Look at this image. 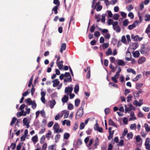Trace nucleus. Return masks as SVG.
I'll return each instance as SVG.
<instances>
[{
    "mask_svg": "<svg viewBox=\"0 0 150 150\" xmlns=\"http://www.w3.org/2000/svg\"><path fill=\"white\" fill-rule=\"evenodd\" d=\"M83 113V108L82 107H80L76 112V118H78L81 117Z\"/></svg>",
    "mask_w": 150,
    "mask_h": 150,
    "instance_id": "nucleus-2",
    "label": "nucleus"
},
{
    "mask_svg": "<svg viewBox=\"0 0 150 150\" xmlns=\"http://www.w3.org/2000/svg\"><path fill=\"white\" fill-rule=\"evenodd\" d=\"M133 104L137 106H140L141 105V104L139 103L137 100H134Z\"/></svg>",
    "mask_w": 150,
    "mask_h": 150,
    "instance_id": "nucleus-35",
    "label": "nucleus"
},
{
    "mask_svg": "<svg viewBox=\"0 0 150 150\" xmlns=\"http://www.w3.org/2000/svg\"><path fill=\"white\" fill-rule=\"evenodd\" d=\"M95 27L94 25H93L91 26V27L90 29V31L91 33H93L95 30Z\"/></svg>",
    "mask_w": 150,
    "mask_h": 150,
    "instance_id": "nucleus-48",
    "label": "nucleus"
},
{
    "mask_svg": "<svg viewBox=\"0 0 150 150\" xmlns=\"http://www.w3.org/2000/svg\"><path fill=\"white\" fill-rule=\"evenodd\" d=\"M126 8L127 11H129L133 9V7L131 4H130L127 6Z\"/></svg>",
    "mask_w": 150,
    "mask_h": 150,
    "instance_id": "nucleus-33",
    "label": "nucleus"
},
{
    "mask_svg": "<svg viewBox=\"0 0 150 150\" xmlns=\"http://www.w3.org/2000/svg\"><path fill=\"white\" fill-rule=\"evenodd\" d=\"M108 43H105L102 45V46L103 47V49L107 48V47H108Z\"/></svg>",
    "mask_w": 150,
    "mask_h": 150,
    "instance_id": "nucleus-60",
    "label": "nucleus"
},
{
    "mask_svg": "<svg viewBox=\"0 0 150 150\" xmlns=\"http://www.w3.org/2000/svg\"><path fill=\"white\" fill-rule=\"evenodd\" d=\"M109 67L112 70V71L113 72H115V68L113 66L112 64H111L110 65Z\"/></svg>",
    "mask_w": 150,
    "mask_h": 150,
    "instance_id": "nucleus-40",
    "label": "nucleus"
},
{
    "mask_svg": "<svg viewBox=\"0 0 150 150\" xmlns=\"http://www.w3.org/2000/svg\"><path fill=\"white\" fill-rule=\"evenodd\" d=\"M114 133V131L112 130L111 132H109V135L108 137V139L109 140H110L113 136V134Z\"/></svg>",
    "mask_w": 150,
    "mask_h": 150,
    "instance_id": "nucleus-19",
    "label": "nucleus"
},
{
    "mask_svg": "<svg viewBox=\"0 0 150 150\" xmlns=\"http://www.w3.org/2000/svg\"><path fill=\"white\" fill-rule=\"evenodd\" d=\"M141 76V75L140 74L138 75L135 78L132 79L133 81H137L139 79V78Z\"/></svg>",
    "mask_w": 150,
    "mask_h": 150,
    "instance_id": "nucleus-32",
    "label": "nucleus"
},
{
    "mask_svg": "<svg viewBox=\"0 0 150 150\" xmlns=\"http://www.w3.org/2000/svg\"><path fill=\"white\" fill-rule=\"evenodd\" d=\"M87 70L88 71V72L86 74V77L87 79H89L90 78V67H87Z\"/></svg>",
    "mask_w": 150,
    "mask_h": 150,
    "instance_id": "nucleus-17",
    "label": "nucleus"
},
{
    "mask_svg": "<svg viewBox=\"0 0 150 150\" xmlns=\"http://www.w3.org/2000/svg\"><path fill=\"white\" fill-rule=\"evenodd\" d=\"M59 6H56L54 7L52 9V11H54V13L55 14H57L58 13V9Z\"/></svg>",
    "mask_w": 150,
    "mask_h": 150,
    "instance_id": "nucleus-20",
    "label": "nucleus"
},
{
    "mask_svg": "<svg viewBox=\"0 0 150 150\" xmlns=\"http://www.w3.org/2000/svg\"><path fill=\"white\" fill-rule=\"evenodd\" d=\"M135 27L136 25L134 23L132 25H129L128 26V28L129 30H131L135 28Z\"/></svg>",
    "mask_w": 150,
    "mask_h": 150,
    "instance_id": "nucleus-28",
    "label": "nucleus"
},
{
    "mask_svg": "<svg viewBox=\"0 0 150 150\" xmlns=\"http://www.w3.org/2000/svg\"><path fill=\"white\" fill-rule=\"evenodd\" d=\"M136 119V117L134 116V114H131V117L130 118L129 120H135Z\"/></svg>",
    "mask_w": 150,
    "mask_h": 150,
    "instance_id": "nucleus-59",
    "label": "nucleus"
},
{
    "mask_svg": "<svg viewBox=\"0 0 150 150\" xmlns=\"http://www.w3.org/2000/svg\"><path fill=\"white\" fill-rule=\"evenodd\" d=\"M17 118L15 117H13L11 122L10 123V125L11 126H12L13 124L17 120Z\"/></svg>",
    "mask_w": 150,
    "mask_h": 150,
    "instance_id": "nucleus-53",
    "label": "nucleus"
},
{
    "mask_svg": "<svg viewBox=\"0 0 150 150\" xmlns=\"http://www.w3.org/2000/svg\"><path fill=\"white\" fill-rule=\"evenodd\" d=\"M99 144V141L98 137H96L95 140V144L93 146V149H95L97 148V146Z\"/></svg>",
    "mask_w": 150,
    "mask_h": 150,
    "instance_id": "nucleus-6",
    "label": "nucleus"
},
{
    "mask_svg": "<svg viewBox=\"0 0 150 150\" xmlns=\"http://www.w3.org/2000/svg\"><path fill=\"white\" fill-rule=\"evenodd\" d=\"M73 90V88L72 87H66L65 89V92L66 93H67V95H68L69 94L71 93Z\"/></svg>",
    "mask_w": 150,
    "mask_h": 150,
    "instance_id": "nucleus-3",
    "label": "nucleus"
},
{
    "mask_svg": "<svg viewBox=\"0 0 150 150\" xmlns=\"http://www.w3.org/2000/svg\"><path fill=\"white\" fill-rule=\"evenodd\" d=\"M23 142L20 143L17 146V150H20L21 148L22 145L23 144Z\"/></svg>",
    "mask_w": 150,
    "mask_h": 150,
    "instance_id": "nucleus-36",
    "label": "nucleus"
},
{
    "mask_svg": "<svg viewBox=\"0 0 150 150\" xmlns=\"http://www.w3.org/2000/svg\"><path fill=\"white\" fill-rule=\"evenodd\" d=\"M133 56L135 57H139L140 54L138 51L134 52L133 54Z\"/></svg>",
    "mask_w": 150,
    "mask_h": 150,
    "instance_id": "nucleus-25",
    "label": "nucleus"
},
{
    "mask_svg": "<svg viewBox=\"0 0 150 150\" xmlns=\"http://www.w3.org/2000/svg\"><path fill=\"white\" fill-rule=\"evenodd\" d=\"M117 64L119 65L122 66H124L125 65V62L122 59H118V60Z\"/></svg>",
    "mask_w": 150,
    "mask_h": 150,
    "instance_id": "nucleus-14",
    "label": "nucleus"
},
{
    "mask_svg": "<svg viewBox=\"0 0 150 150\" xmlns=\"http://www.w3.org/2000/svg\"><path fill=\"white\" fill-rule=\"evenodd\" d=\"M130 127L131 129H133L134 128L136 127V125L135 123L132 124L130 125Z\"/></svg>",
    "mask_w": 150,
    "mask_h": 150,
    "instance_id": "nucleus-61",
    "label": "nucleus"
},
{
    "mask_svg": "<svg viewBox=\"0 0 150 150\" xmlns=\"http://www.w3.org/2000/svg\"><path fill=\"white\" fill-rule=\"evenodd\" d=\"M128 130L127 128H125L124 129L123 133L122 134V136L123 137L125 136L128 132Z\"/></svg>",
    "mask_w": 150,
    "mask_h": 150,
    "instance_id": "nucleus-47",
    "label": "nucleus"
},
{
    "mask_svg": "<svg viewBox=\"0 0 150 150\" xmlns=\"http://www.w3.org/2000/svg\"><path fill=\"white\" fill-rule=\"evenodd\" d=\"M45 136L43 135L40 139V143L41 144H43L45 141Z\"/></svg>",
    "mask_w": 150,
    "mask_h": 150,
    "instance_id": "nucleus-37",
    "label": "nucleus"
},
{
    "mask_svg": "<svg viewBox=\"0 0 150 150\" xmlns=\"http://www.w3.org/2000/svg\"><path fill=\"white\" fill-rule=\"evenodd\" d=\"M85 127V125L83 122H81L80 124L79 128L80 129H83Z\"/></svg>",
    "mask_w": 150,
    "mask_h": 150,
    "instance_id": "nucleus-57",
    "label": "nucleus"
},
{
    "mask_svg": "<svg viewBox=\"0 0 150 150\" xmlns=\"http://www.w3.org/2000/svg\"><path fill=\"white\" fill-rule=\"evenodd\" d=\"M38 137L37 136L35 135L32 138V140L33 142L35 143L36 142L38 141Z\"/></svg>",
    "mask_w": 150,
    "mask_h": 150,
    "instance_id": "nucleus-30",
    "label": "nucleus"
},
{
    "mask_svg": "<svg viewBox=\"0 0 150 150\" xmlns=\"http://www.w3.org/2000/svg\"><path fill=\"white\" fill-rule=\"evenodd\" d=\"M105 14H103L102 16V18L101 19V21L103 23L105 22Z\"/></svg>",
    "mask_w": 150,
    "mask_h": 150,
    "instance_id": "nucleus-49",
    "label": "nucleus"
},
{
    "mask_svg": "<svg viewBox=\"0 0 150 150\" xmlns=\"http://www.w3.org/2000/svg\"><path fill=\"white\" fill-rule=\"evenodd\" d=\"M127 138L128 139H131L133 138V134L132 132H130L127 134Z\"/></svg>",
    "mask_w": 150,
    "mask_h": 150,
    "instance_id": "nucleus-24",
    "label": "nucleus"
},
{
    "mask_svg": "<svg viewBox=\"0 0 150 150\" xmlns=\"http://www.w3.org/2000/svg\"><path fill=\"white\" fill-rule=\"evenodd\" d=\"M35 88L34 87L33 85H32V88L31 90V93L32 96H33L34 94V92L35 91Z\"/></svg>",
    "mask_w": 150,
    "mask_h": 150,
    "instance_id": "nucleus-52",
    "label": "nucleus"
},
{
    "mask_svg": "<svg viewBox=\"0 0 150 150\" xmlns=\"http://www.w3.org/2000/svg\"><path fill=\"white\" fill-rule=\"evenodd\" d=\"M146 32L147 34H149L150 32V24H149L146 30Z\"/></svg>",
    "mask_w": 150,
    "mask_h": 150,
    "instance_id": "nucleus-54",
    "label": "nucleus"
},
{
    "mask_svg": "<svg viewBox=\"0 0 150 150\" xmlns=\"http://www.w3.org/2000/svg\"><path fill=\"white\" fill-rule=\"evenodd\" d=\"M79 87L78 85L76 84L75 85L74 89V92L75 93L77 94L78 93V92L79 91Z\"/></svg>",
    "mask_w": 150,
    "mask_h": 150,
    "instance_id": "nucleus-15",
    "label": "nucleus"
},
{
    "mask_svg": "<svg viewBox=\"0 0 150 150\" xmlns=\"http://www.w3.org/2000/svg\"><path fill=\"white\" fill-rule=\"evenodd\" d=\"M31 105V107L33 109H35L37 106V104L35 103V100H33V102Z\"/></svg>",
    "mask_w": 150,
    "mask_h": 150,
    "instance_id": "nucleus-22",
    "label": "nucleus"
},
{
    "mask_svg": "<svg viewBox=\"0 0 150 150\" xmlns=\"http://www.w3.org/2000/svg\"><path fill=\"white\" fill-rule=\"evenodd\" d=\"M59 124L57 123H55L53 127V129L54 130V132H58V130L59 129Z\"/></svg>",
    "mask_w": 150,
    "mask_h": 150,
    "instance_id": "nucleus-4",
    "label": "nucleus"
},
{
    "mask_svg": "<svg viewBox=\"0 0 150 150\" xmlns=\"http://www.w3.org/2000/svg\"><path fill=\"white\" fill-rule=\"evenodd\" d=\"M144 127L146 131H147V132H149L150 131V127L147 124H145Z\"/></svg>",
    "mask_w": 150,
    "mask_h": 150,
    "instance_id": "nucleus-27",
    "label": "nucleus"
},
{
    "mask_svg": "<svg viewBox=\"0 0 150 150\" xmlns=\"http://www.w3.org/2000/svg\"><path fill=\"white\" fill-rule=\"evenodd\" d=\"M102 7L101 5H99L97 7L96 10L98 11H99L102 9Z\"/></svg>",
    "mask_w": 150,
    "mask_h": 150,
    "instance_id": "nucleus-63",
    "label": "nucleus"
},
{
    "mask_svg": "<svg viewBox=\"0 0 150 150\" xmlns=\"http://www.w3.org/2000/svg\"><path fill=\"white\" fill-rule=\"evenodd\" d=\"M128 16L131 19H133L134 18V15L133 13L132 12L129 13L128 14Z\"/></svg>",
    "mask_w": 150,
    "mask_h": 150,
    "instance_id": "nucleus-46",
    "label": "nucleus"
},
{
    "mask_svg": "<svg viewBox=\"0 0 150 150\" xmlns=\"http://www.w3.org/2000/svg\"><path fill=\"white\" fill-rule=\"evenodd\" d=\"M25 101L28 105H31L33 102V101H32L31 98H30L25 99Z\"/></svg>",
    "mask_w": 150,
    "mask_h": 150,
    "instance_id": "nucleus-18",
    "label": "nucleus"
},
{
    "mask_svg": "<svg viewBox=\"0 0 150 150\" xmlns=\"http://www.w3.org/2000/svg\"><path fill=\"white\" fill-rule=\"evenodd\" d=\"M60 136L61 135L59 134H57L55 136V140L56 142H57V141H58V139H60Z\"/></svg>",
    "mask_w": 150,
    "mask_h": 150,
    "instance_id": "nucleus-34",
    "label": "nucleus"
},
{
    "mask_svg": "<svg viewBox=\"0 0 150 150\" xmlns=\"http://www.w3.org/2000/svg\"><path fill=\"white\" fill-rule=\"evenodd\" d=\"M47 144L46 143H44L42 146V150H46L47 147Z\"/></svg>",
    "mask_w": 150,
    "mask_h": 150,
    "instance_id": "nucleus-64",
    "label": "nucleus"
},
{
    "mask_svg": "<svg viewBox=\"0 0 150 150\" xmlns=\"http://www.w3.org/2000/svg\"><path fill=\"white\" fill-rule=\"evenodd\" d=\"M74 108L73 105L71 103H69L68 106V108L69 110H72Z\"/></svg>",
    "mask_w": 150,
    "mask_h": 150,
    "instance_id": "nucleus-44",
    "label": "nucleus"
},
{
    "mask_svg": "<svg viewBox=\"0 0 150 150\" xmlns=\"http://www.w3.org/2000/svg\"><path fill=\"white\" fill-rule=\"evenodd\" d=\"M141 91H136L134 93L133 95L135 99H136V98L138 97L139 96V94H141Z\"/></svg>",
    "mask_w": 150,
    "mask_h": 150,
    "instance_id": "nucleus-12",
    "label": "nucleus"
},
{
    "mask_svg": "<svg viewBox=\"0 0 150 150\" xmlns=\"http://www.w3.org/2000/svg\"><path fill=\"white\" fill-rule=\"evenodd\" d=\"M50 106L51 109H52L56 104L55 101L54 100H50Z\"/></svg>",
    "mask_w": 150,
    "mask_h": 150,
    "instance_id": "nucleus-11",
    "label": "nucleus"
},
{
    "mask_svg": "<svg viewBox=\"0 0 150 150\" xmlns=\"http://www.w3.org/2000/svg\"><path fill=\"white\" fill-rule=\"evenodd\" d=\"M136 140L137 142H140L141 140V137L139 135H137L136 137Z\"/></svg>",
    "mask_w": 150,
    "mask_h": 150,
    "instance_id": "nucleus-58",
    "label": "nucleus"
},
{
    "mask_svg": "<svg viewBox=\"0 0 150 150\" xmlns=\"http://www.w3.org/2000/svg\"><path fill=\"white\" fill-rule=\"evenodd\" d=\"M125 112L127 113L128 111H129L131 110V109H130L129 108H128L126 105H125Z\"/></svg>",
    "mask_w": 150,
    "mask_h": 150,
    "instance_id": "nucleus-43",
    "label": "nucleus"
},
{
    "mask_svg": "<svg viewBox=\"0 0 150 150\" xmlns=\"http://www.w3.org/2000/svg\"><path fill=\"white\" fill-rule=\"evenodd\" d=\"M146 58L144 57H142L139 58L138 61V63L139 64H142L145 62Z\"/></svg>",
    "mask_w": 150,
    "mask_h": 150,
    "instance_id": "nucleus-13",
    "label": "nucleus"
},
{
    "mask_svg": "<svg viewBox=\"0 0 150 150\" xmlns=\"http://www.w3.org/2000/svg\"><path fill=\"white\" fill-rule=\"evenodd\" d=\"M145 145L146 149L148 150H150V144L149 143H145Z\"/></svg>",
    "mask_w": 150,
    "mask_h": 150,
    "instance_id": "nucleus-55",
    "label": "nucleus"
},
{
    "mask_svg": "<svg viewBox=\"0 0 150 150\" xmlns=\"http://www.w3.org/2000/svg\"><path fill=\"white\" fill-rule=\"evenodd\" d=\"M132 96L131 95L129 94L127 98V101L128 102L132 100Z\"/></svg>",
    "mask_w": 150,
    "mask_h": 150,
    "instance_id": "nucleus-50",
    "label": "nucleus"
},
{
    "mask_svg": "<svg viewBox=\"0 0 150 150\" xmlns=\"http://www.w3.org/2000/svg\"><path fill=\"white\" fill-rule=\"evenodd\" d=\"M53 3L56 5V6H59L60 5V2L59 1V0H54Z\"/></svg>",
    "mask_w": 150,
    "mask_h": 150,
    "instance_id": "nucleus-45",
    "label": "nucleus"
},
{
    "mask_svg": "<svg viewBox=\"0 0 150 150\" xmlns=\"http://www.w3.org/2000/svg\"><path fill=\"white\" fill-rule=\"evenodd\" d=\"M110 109L108 108H106L105 110V112L106 115H108L110 112Z\"/></svg>",
    "mask_w": 150,
    "mask_h": 150,
    "instance_id": "nucleus-56",
    "label": "nucleus"
},
{
    "mask_svg": "<svg viewBox=\"0 0 150 150\" xmlns=\"http://www.w3.org/2000/svg\"><path fill=\"white\" fill-rule=\"evenodd\" d=\"M52 82L53 83V86L54 87H56L59 83V81L57 79L54 80L52 81Z\"/></svg>",
    "mask_w": 150,
    "mask_h": 150,
    "instance_id": "nucleus-5",
    "label": "nucleus"
},
{
    "mask_svg": "<svg viewBox=\"0 0 150 150\" xmlns=\"http://www.w3.org/2000/svg\"><path fill=\"white\" fill-rule=\"evenodd\" d=\"M63 61H61L59 62H57V65L58 68L59 69H61L62 67H63Z\"/></svg>",
    "mask_w": 150,
    "mask_h": 150,
    "instance_id": "nucleus-10",
    "label": "nucleus"
},
{
    "mask_svg": "<svg viewBox=\"0 0 150 150\" xmlns=\"http://www.w3.org/2000/svg\"><path fill=\"white\" fill-rule=\"evenodd\" d=\"M112 51L111 49L109 48L108 49L107 51L106 52V54L107 55H111L112 54Z\"/></svg>",
    "mask_w": 150,
    "mask_h": 150,
    "instance_id": "nucleus-31",
    "label": "nucleus"
},
{
    "mask_svg": "<svg viewBox=\"0 0 150 150\" xmlns=\"http://www.w3.org/2000/svg\"><path fill=\"white\" fill-rule=\"evenodd\" d=\"M23 122L24 125H25V124H27L29 122L28 121V119L27 117L24 118L23 120Z\"/></svg>",
    "mask_w": 150,
    "mask_h": 150,
    "instance_id": "nucleus-38",
    "label": "nucleus"
},
{
    "mask_svg": "<svg viewBox=\"0 0 150 150\" xmlns=\"http://www.w3.org/2000/svg\"><path fill=\"white\" fill-rule=\"evenodd\" d=\"M100 34L99 32L98 31H96L94 32V35L96 37H98L100 36Z\"/></svg>",
    "mask_w": 150,
    "mask_h": 150,
    "instance_id": "nucleus-62",
    "label": "nucleus"
},
{
    "mask_svg": "<svg viewBox=\"0 0 150 150\" xmlns=\"http://www.w3.org/2000/svg\"><path fill=\"white\" fill-rule=\"evenodd\" d=\"M68 95H65L62 98V100L63 103H65L67 102L68 100Z\"/></svg>",
    "mask_w": 150,
    "mask_h": 150,
    "instance_id": "nucleus-8",
    "label": "nucleus"
},
{
    "mask_svg": "<svg viewBox=\"0 0 150 150\" xmlns=\"http://www.w3.org/2000/svg\"><path fill=\"white\" fill-rule=\"evenodd\" d=\"M114 22L113 21L112 19H109L108 21V25H110L111 24L112 25V24H113V23H114Z\"/></svg>",
    "mask_w": 150,
    "mask_h": 150,
    "instance_id": "nucleus-51",
    "label": "nucleus"
},
{
    "mask_svg": "<svg viewBox=\"0 0 150 150\" xmlns=\"http://www.w3.org/2000/svg\"><path fill=\"white\" fill-rule=\"evenodd\" d=\"M127 71L128 73H132L133 74L135 75L136 74V72L133 69L129 68L127 69Z\"/></svg>",
    "mask_w": 150,
    "mask_h": 150,
    "instance_id": "nucleus-16",
    "label": "nucleus"
},
{
    "mask_svg": "<svg viewBox=\"0 0 150 150\" xmlns=\"http://www.w3.org/2000/svg\"><path fill=\"white\" fill-rule=\"evenodd\" d=\"M113 28L115 30L117 33H119L121 31V28L118 25V22L117 21H115L112 24Z\"/></svg>",
    "mask_w": 150,
    "mask_h": 150,
    "instance_id": "nucleus-1",
    "label": "nucleus"
},
{
    "mask_svg": "<svg viewBox=\"0 0 150 150\" xmlns=\"http://www.w3.org/2000/svg\"><path fill=\"white\" fill-rule=\"evenodd\" d=\"M120 16V15L118 13L115 14L113 16V19L114 20H118Z\"/></svg>",
    "mask_w": 150,
    "mask_h": 150,
    "instance_id": "nucleus-26",
    "label": "nucleus"
},
{
    "mask_svg": "<svg viewBox=\"0 0 150 150\" xmlns=\"http://www.w3.org/2000/svg\"><path fill=\"white\" fill-rule=\"evenodd\" d=\"M144 46L143 48H142V49H140V51L141 54H144L146 53V52L144 49Z\"/></svg>",
    "mask_w": 150,
    "mask_h": 150,
    "instance_id": "nucleus-42",
    "label": "nucleus"
},
{
    "mask_svg": "<svg viewBox=\"0 0 150 150\" xmlns=\"http://www.w3.org/2000/svg\"><path fill=\"white\" fill-rule=\"evenodd\" d=\"M143 85L142 83H137L136 85V88L138 89H140V88H141Z\"/></svg>",
    "mask_w": 150,
    "mask_h": 150,
    "instance_id": "nucleus-39",
    "label": "nucleus"
},
{
    "mask_svg": "<svg viewBox=\"0 0 150 150\" xmlns=\"http://www.w3.org/2000/svg\"><path fill=\"white\" fill-rule=\"evenodd\" d=\"M64 82H71L72 81V78L71 77H68L67 78L64 79Z\"/></svg>",
    "mask_w": 150,
    "mask_h": 150,
    "instance_id": "nucleus-23",
    "label": "nucleus"
},
{
    "mask_svg": "<svg viewBox=\"0 0 150 150\" xmlns=\"http://www.w3.org/2000/svg\"><path fill=\"white\" fill-rule=\"evenodd\" d=\"M128 23L129 21L127 19H125L123 22V25L124 26H127L128 24Z\"/></svg>",
    "mask_w": 150,
    "mask_h": 150,
    "instance_id": "nucleus-29",
    "label": "nucleus"
},
{
    "mask_svg": "<svg viewBox=\"0 0 150 150\" xmlns=\"http://www.w3.org/2000/svg\"><path fill=\"white\" fill-rule=\"evenodd\" d=\"M80 103V100L79 99H77L75 100V104L76 107L79 106Z\"/></svg>",
    "mask_w": 150,
    "mask_h": 150,
    "instance_id": "nucleus-21",
    "label": "nucleus"
},
{
    "mask_svg": "<svg viewBox=\"0 0 150 150\" xmlns=\"http://www.w3.org/2000/svg\"><path fill=\"white\" fill-rule=\"evenodd\" d=\"M66 43H62L61 45V47L60 50V52L62 53L63 52V51L66 49Z\"/></svg>",
    "mask_w": 150,
    "mask_h": 150,
    "instance_id": "nucleus-9",
    "label": "nucleus"
},
{
    "mask_svg": "<svg viewBox=\"0 0 150 150\" xmlns=\"http://www.w3.org/2000/svg\"><path fill=\"white\" fill-rule=\"evenodd\" d=\"M69 137V134L68 133H65L64 135V139H68Z\"/></svg>",
    "mask_w": 150,
    "mask_h": 150,
    "instance_id": "nucleus-41",
    "label": "nucleus"
},
{
    "mask_svg": "<svg viewBox=\"0 0 150 150\" xmlns=\"http://www.w3.org/2000/svg\"><path fill=\"white\" fill-rule=\"evenodd\" d=\"M108 124L110 125H112L116 127H117V125L113 121V120L111 119H110L109 120Z\"/></svg>",
    "mask_w": 150,
    "mask_h": 150,
    "instance_id": "nucleus-7",
    "label": "nucleus"
}]
</instances>
